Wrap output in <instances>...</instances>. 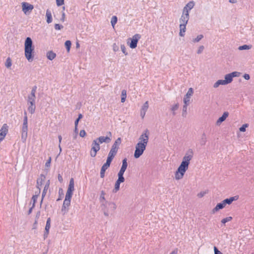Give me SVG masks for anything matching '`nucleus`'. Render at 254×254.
I'll return each instance as SVG.
<instances>
[{"label": "nucleus", "instance_id": "57", "mask_svg": "<svg viewBox=\"0 0 254 254\" xmlns=\"http://www.w3.org/2000/svg\"><path fill=\"white\" fill-rule=\"evenodd\" d=\"M86 134L85 131L84 129L81 130L79 132V135L81 137H84Z\"/></svg>", "mask_w": 254, "mask_h": 254}, {"label": "nucleus", "instance_id": "33", "mask_svg": "<svg viewBox=\"0 0 254 254\" xmlns=\"http://www.w3.org/2000/svg\"><path fill=\"white\" fill-rule=\"evenodd\" d=\"M121 184V183H119L117 181H116L115 184V188L113 190V192L114 193H116L119 190Z\"/></svg>", "mask_w": 254, "mask_h": 254}, {"label": "nucleus", "instance_id": "37", "mask_svg": "<svg viewBox=\"0 0 254 254\" xmlns=\"http://www.w3.org/2000/svg\"><path fill=\"white\" fill-rule=\"evenodd\" d=\"M252 46H249L247 45H244L241 46H239L238 49L240 51L245 50H249L251 48Z\"/></svg>", "mask_w": 254, "mask_h": 254}, {"label": "nucleus", "instance_id": "46", "mask_svg": "<svg viewBox=\"0 0 254 254\" xmlns=\"http://www.w3.org/2000/svg\"><path fill=\"white\" fill-rule=\"evenodd\" d=\"M12 63L11 60L9 58H8L6 60L5 64V65L6 67L9 68L11 66Z\"/></svg>", "mask_w": 254, "mask_h": 254}, {"label": "nucleus", "instance_id": "25", "mask_svg": "<svg viewBox=\"0 0 254 254\" xmlns=\"http://www.w3.org/2000/svg\"><path fill=\"white\" fill-rule=\"evenodd\" d=\"M74 190V180L73 178H71L69 181L67 191L73 192Z\"/></svg>", "mask_w": 254, "mask_h": 254}, {"label": "nucleus", "instance_id": "12", "mask_svg": "<svg viewBox=\"0 0 254 254\" xmlns=\"http://www.w3.org/2000/svg\"><path fill=\"white\" fill-rule=\"evenodd\" d=\"M22 10L26 13L29 10H31L33 9L34 6L32 4H29L27 2H23L22 3Z\"/></svg>", "mask_w": 254, "mask_h": 254}, {"label": "nucleus", "instance_id": "48", "mask_svg": "<svg viewBox=\"0 0 254 254\" xmlns=\"http://www.w3.org/2000/svg\"><path fill=\"white\" fill-rule=\"evenodd\" d=\"M70 201H71V200L65 198L63 204H64V205L68 207L70 204Z\"/></svg>", "mask_w": 254, "mask_h": 254}, {"label": "nucleus", "instance_id": "11", "mask_svg": "<svg viewBox=\"0 0 254 254\" xmlns=\"http://www.w3.org/2000/svg\"><path fill=\"white\" fill-rule=\"evenodd\" d=\"M51 227V218H48L47 220L46 225L45 227V231L44 234V239H46L49 235V230Z\"/></svg>", "mask_w": 254, "mask_h": 254}, {"label": "nucleus", "instance_id": "45", "mask_svg": "<svg viewBox=\"0 0 254 254\" xmlns=\"http://www.w3.org/2000/svg\"><path fill=\"white\" fill-rule=\"evenodd\" d=\"M117 17L116 16H112V18H111V24L114 27V25L117 23Z\"/></svg>", "mask_w": 254, "mask_h": 254}, {"label": "nucleus", "instance_id": "62", "mask_svg": "<svg viewBox=\"0 0 254 254\" xmlns=\"http://www.w3.org/2000/svg\"><path fill=\"white\" fill-rule=\"evenodd\" d=\"M51 157H49V159L46 162V164H45L46 167H49L51 164Z\"/></svg>", "mask_w": 254, "mask_h": 254}, {"label": "nucleus", "instance_id": "64", "mask_svg": "<svg viewBox=\"0 0 254 254\" xmlns=\"http://www.w3.org/2000/svg\"><path fill=\"white\" fill-rule=\"evenodd\" d=\"M205 194V192L201 191L197 194V196L199 198L203 197Z\"/></svg>", "mask_w": 254, "mask_h": 254}, {"label": "nucleus", "instance_id": "26", "mask_svg": "<svg viewBox=\"0 0 254 254\" xmlns=\"http://www.w3.org/2000/svg\"><path fill=\"white\" fill-rule=\"evenodd\" d=\"M121 143V138L120 137L118 138L113 144L112 145V147L114 148L115 149H119V145Z\"/></svg>", "mask_w": 254, "mask_h": 254}, {"label": "nucleus", "instance_id": "63", "mask_svg": "<svg viewBox=\"0 0 254 254\" xmlns=\"http://www.w3.org/2000/svg\"><path fill=\"white\" fill-rule=\"evenodd\" d=\"M58 179L60 183H62L63 182V177H62V176L60 174H58Z\"/></svg>", "mask_w": 254, "mask_h": 254}, {"label": "nucleus", "instance_id": "35", "mask_svg": "<svg viewBox=\"0 0 254 254\" xmlns=\"http://www.w3.org/2000/svg\"><path fill=\"white\" fill-rule=\"evenodd\" d=\"M105 192L103 190H102L101 192V194H100V196L99 199H100V201L102 204L103 203H105V201H106L105 200Z\"/></svg>", "mask_w": 254, "mask_h": 254}, {"label": "nucleus", "instance_id": "51", "mask_svg": "<svg viewBox=\"0 0 254 254\" xmlns=\"http://www.w3.org/2000/svg\"><path fill=\"white\" fill-rule=\"evenodd\" d=\"M121 49L122 52L125 55H127L128 54L127 52L126 51V48L124 45H121Z\"/></svg>", "mask_w": 254, "mask_h": 254}, {"label": "nucleus", "instance_id": "29", "mask_svg": "<svg viewBox=\"0 0 254 254\" xmlns=\"http://www.w3.org/2000/svg\"><path fill=\"white\" fill-rule=\"evenodd\" d=\"M36 97H32L30 96H28V105L29 104H35Z\"/></svg>", "mask_w": 254, "mask_h": 254}, {"label": "nucleus", "instance_id": "54", "mask_svg": "<svg viewBox=\"0 0 254 254\" xmlns=\"http://www.w3.org/2000/svg\"><path fill=\"white\" fill-rule=\"evenodd\" d=\"M110 167V166L106 164H104L101 167V170L104 171V172H105L106 170Z\"/></svg>", "mask_w": 254, "mask_h": 254}, {"label": "nucleus", "instance_id": "17", "mask_svg": "<svg viewBox=\"0 0 254 254\" xmlns=\"http://www.w3.org/2000/svg\"><path fill=\"white\" fill-rule=\"evenodd\" d=\"M194 6V2L193 1L189 2L183 8L184 12L187 11L189 13L190 10Z\"/></svg>", "mask_w": 254, "mask_h": 254}, {"label": "nucleus", "instance_id": "42", "mask_svg": "<svg viewBox=\"0 0 254 254\" xmlns=\"http://www.w3.org/2000/svg\"><path fill=\"white\" fill-rule=\"evenodd\" d=\"M187 106L188 104H185L183 106V111H182V116L184 117H186L187 115Z\"/></svg>", "mask_w": 254, "mask_h": 254}, {"label": "nucleus", "instance_id": "32", "mask_svg": "<svg viewBox=\"0 0 254 254\" xmlns=\"http://www.w3.org/2000/svg\"><path fill=\"white\" fill-rule=\"evenodd\" d=\"M40 193V190H38V194L33 195L32 197V200L33 201V204H32L33 207H34L35 206V203L37 201V198H38Z\"/></svg>", "mask_w": 254, "mask_h": 254}, {"label": "nucleus", "instance_id": "41", "mask_svg": "<svg viewBox=\"0 0 254 254\" xmlns=\"http://www.w3.org/2000/svg\"><path fill=\"white\" fill-rule=\"evenodd\" d=\"M206 142V137L205 133H203L202 135V137L200 140V144L201 145H204Z\"/></svg>", "mask_w": 254, "mask_h": 254}, {"label": "nucleus", "instance_id": "28", "mask_svg": "<svg viewBox=\"0 0 254 254\" xmlns=\"http://www.w3.org/2000/svg\"><path fill=\"white\" fill-rule=\"evenodd\" d=\"M225 81L227 84L231 83L233 81V78L230 73L225 75Z\"/></svg>", "mask_w": 254, "mask_h": 254}, {"label": "nucleus", "instance_id": "2", "mask_svg": "<svg viewBox=\"0 0 254 254\" xmlns=\"http://www.w3.org/2000/svg\"><path fill=\"white\" fill-rule=\"evenodd\" d=\"M25 56L29 62H32L34 58V47L33 46V42L31 38H26L25 44Z\"/></svg>", "mask_w": 254, "mask_h": 254}, {"label": "nucleus", "instance_id": "40", "mask_svg": "<svg viewBox=\"0 0 254 254\" xmlns=\"http://www.w3.org/2000/svg\"><path fill=\"white\" fill-rule=\"evenodd\" d=\"M148 102L146 101L142 106L141 111L146 112L148 109Z\"/></svg>", "mask_w": 254, "mask_h": 254}, {"label": "nucleus", "instance_id": "7", "mask_svg": "<svg viewBox=\"0 0 254 254\" xmlns=\"http://www.w3.org/2000/svg\"><path fill=\"white\" fill-rule=\"evenodd\" d=\"M193 156V151L192 149H189L185 153V156L183 158V161L187 162L190 164V161L192 159Z\"/></svg>", "mask_w": 254, "mask_h": 254}, {"label": "nucleus", "instance_id": "59", "mask_svg": "<svg viewBox=\"0 0 254 254\" xmlns=\"http://www.w3.org/2000/svg\"><path fill=\"white\" fill-rule=\"evenodd\" d=\"M112 160H113L112 158H109V157H107L106 162L105 164H107V165H108L109 166H110Z\"/></svg>", "mask_w": 254, "mask_h": 254}, {"label": "nucleus", "instance_id": "60", "mask_svg": "<svg viewBox=\"0 0 254 254\" xmlns=\"http://www.w3.org/2000/svg\"><path fill=\"white\" fill-rule=\"evenodd\" d=\"M112 160H113L112 158H109V157H107L106 162L105 164H107V165H108L109 166H110Z\"/></svg>", "mask_w": 254, "mask_h": 254}, {"label": "nucleus", "instance_id": "39", "mask_svg": "<svg viewBox=\"0 0 254 254\" xmlns=\"http://www.w3.org/2000/svg\"><path fill=\"white\" fill-rule=\"evenodd\" d=\"M232 220V217L231 216H229L221 220V223L222 224L225 225V224L228 222H229Z\"/></svg>", "mask_w": 254, "mask_h": 254}, {"label": "nucleus", "instance_id": "4", "mask_svg": "<svg viewBox=\"0 0 254 254\" xmlns=\"http://www.w3.org/2000/svg\"><path fill=\"white\" fill-rule=\"evenodd\" d=\"M101 207L106 216H108L110 212H113L116 209V205L113 202L105 201V203L102 204Z\"/></svg>", "mask_w": 254, "mask_h": 254}, {"label": "nucleus", "instance_id": "13", "mask_svg": "<svg viewBox=\"0 0 254 254\" xmlns=\"http://www.w3.org/2000/svg\"><path fill=\"white\" fill-rule=\"evenodd\" d=\"M193 93V89L192 88H190L189 89V90L188 92L187 93L186 95H185L184 98V102L185 104H188L190 102V96L192 95Z\"/></svg>", "mask_w": 254, "mask_h": 254}, {"label": "nucleus", "instance_id": "38", "mask_svg": "<svg viewBox=\"0 0 254 254\" xmlns=\"http://www.w3.org/2000/svg\"><path fill=\"white\" fill-rule=\"evenodd\" d=\"M203 38V35L200 34L198 35L196 38H194L192 40V42L193 43H197L200 41Z\"/></svg>", "mask_w": 254, "mask_h": 254}, {"label": "nucleus", "instance_id": "14", "mask_svg": "<svg viewBox=\"0 0 254 254\" xmlns=\"http://www.w3.org/2000/svg\"><path fill=\"white\" fill-rule=\"evenodd\" d=\"M239 199V196L238 195H235L234 196L230 197V198L225 199L222 201L223 203L226 206V204H231L233 201L237 200Z\"/></svg>", "mask_w": 254, "mask_h": 254}, {"label": "nucleus", "instance_id": "19", "mask_svg": "<svg viewBox=\"0 0 254 254\" xmlns=\"http://www.w3.org/2000/svg\"><path fill=\"white\" fill-rule=\"evenodd\" d=\"M225 207V204L223 203V201H222L221 202L218 203L216 206L212 209V213L214 214L220 209L224 208Z\"/></svg>", "mask_w": 254, "mask_h": 254}, {"label": "nucleus", "instance_id": "47", "mask_svg": "<svg viewBox=\"0 0 254 254\" xmlns=\"http://www.w3.org/2000/svg\"><path fill=\"white\" fill-rule=\"evenodd\" d=\"M179 108V104H176L175 105H173V107L171 108V110L173 112V115H175L176 113L175 111Z\"/></svg>", "mask_w": 254, "mask_h": 254}, {"label": "nucleus", "instance_id": "58", "mask_svg": "<svg viewBox=\"0 0 254 254\" xmlns=\"http://www.w3.org/2000/svg\"><path fill=\"white\" fill-rule=\"evenodd\" d=\"M57 5L61 6L64 4V0H56Z\"/></svg>", "mask_w": 254, "mask_h": 254}, {"label": "nucleus", "instance_id": "30", "mask_svg": "<svg viewBox=\"0 0 254 254\" xmlns=\"http://www.w3.org/2000/svg\"><path fill=\"white\" fill-rule=\"evenodd\" d=\"M28 107V111L31 113L33 114L35 112L36 106L35 104H29Z\"/></svg>", "mask_w": 254, "mask_h": 254}, {"label": "nucleus", "instance_id": "52", "mask_svg": "<svg viewBox=\"0 0 254 254\" xmlns=\"http://www.w3.org/2000/svg\"><path fill=\"white\" fill-rule=\"evenodd\" d=\"M118 150V149L112 147L109 153L116 156V154L117 153Z\"/></svg>", "mask_w": 254, "mask_h": 254}, {"label": "nucleus", "instance_id": "5", "mask_svg": "<svg viewBox=\"0 0 254 254\" xmlns=\"http://www.w3.org/2000/svg\"><path fill=\"white\" fill-rule=\"evenodd\" d=\"M24 114V116L23 118L21 132V139L23 142H25L26 141L28 132V118L26 112L25 111Z\"/></svg>", "mask_w": 254, "mask_h": 254}, {"label": "nucleus", "instance_id": "10", "mask_svg": "<svg viewBox=\"0 0 254 254\" xmlns=\"http://www.w3.org/2000/svg\"><path fill=\"white\" fill-rule=\"evenodd\" d=\"M8 127L7 124H4L2 125V127L0 129V137H2V138L4 139L5 135L8 132Z\"/></svg>", "mask_w": 254, "mask_h": 254}, {"label": "nucleus", "instance_id": "36", "mask_svg": "<svg viewBox=\"0 0 254 254\" xmlns=\"http://www.w3.org/2000/svg\"><path fill=\"white\" fill-rule=\"evenodd\" d=\"M65 47L67 51L68 52L70 51L71 45V42L69 40H67L65 41L64 43Z\"/></svg>", "mask_w": 254, "mask_h": 254}, {"label": "nucleus", "instance_id": "1", "mask_svg": "<svg viewBox=\"0 0 254 254\" xmlns=\"http://www.w3.org/2000/svg\"><path fill=\"white\" fill-rule=\"evenodd\" d=\"M149 131L146 129L139 137V142L136 144L134 157L138 158L143 153L148 142Z\"/></svg>", "mask_w": 254, "mask_h": 254}, {"label": "nucleus", "instance_id": "15", "mask_svg": "<svg viewBox=\"0 0 254 254\" xmlns=\"http://www.w3.org/2000/svg\"><path fill=\"white\" fill-rule=\"evenodd\" d=\"M229 114L228 112H225L223 113L222 116L220 117L216 122V125L219 126L223 122H224L226 118L228 117Z\"/></svg>", "mask_w": 254, "mask_h": 254}, {"label": "nucleus", "instance_id": "24", "mask_svg": "<svg viewBox=\"0 0 254 254\" xmlns=\"http://www.w3.org/2000/svg\"><path fill=\"white\" fill-rule=\"evenodd\" d=\"M46 56H47V58L49 60L52 61L56 58V54L55 53H54V52H53L52 51H48L47 53Z\"/></svg>", "mask_w": 254, "mask_h": 254}, {"label": "nucleus", "instance_id": "9", "mask_svg": "<svg viewBox=\"0 0 254 254\" xmlns=\"http://www.w3.org/2000/svg\"><path fill=\"white\" fill-rule=\"evenodd\" d=\"M189 19V13L187 11H183L182 15L180 19L181 24L187 25Z\"/></svg>", "mask_w": 254, "mask_h": 254}, {"label": "nucleus", "instance_id": "49", "mask_svg": "<svg viewBox=\"0 0 254 254\" xmlns=\"http://www.w3.org/2000/svg\"><path fill=\"white\" fill-rule=\"evenodd\" d=\"M230 74H231L232 78H233L234 77H239L241 73L239 72H238V71H234V72L230 73Z\"/></svg>", "mask_w": 254, "mask_h": 254}, {"label": "nucleus", "instance_id": "44", "mask_svg": "<svg viewBox=\"0 0 254 254\" xmlns=\"http://www.w3.org/2000/svg\"><path fill=\"white\" fill-rule=\"evenodd\" d=\"M37 88V87L36 86H34L32 87V90H31V94L30 95H29L28 96H32V97H36L35 93H36V92Z\"/></svg>", "mask_w": 254, "mask_h": 254}, {"label": "nucleus", "instance_id": "6", "mask_svg": "<svg viewBox=\"0 0 254 254\" xmlns=\"http://www.w3.org/2000/svg\"><path fill=\"white\" fill-rule=\"evenodd\" d=\"M140 38L141 35L139 34H135L132 38H128L127 39V43H129V41H130V42L129 43L130 48L131 49L135 48L137 47L138 41Z\"/></svg>", "mask_w": 254, "mask_h": 254}, {"label": "nucleus", "instance_id": "61", "mask_svg": "<svg viewBox=\"0 0 254 254\" xmlns=\"http://www.w3.org/2000/svg\"><path fill=\"white\" fill-rule=\"evenodd\" d=\"M97 152L98 151H95V150H92V149H91V151H90L91 156L92 157H95Z\"/></svg>", "mask_w": 254, "mask_h": 254}, {"label": "nucleus", "instance_id": "31", "mask_svg": "<svg viewBox=\"0 0 254 254\" xmlns=\"http://www.w3.org/2000/svg\"><path fill=\"white\" fill-rule=\"evenodd\" d=\"M127 98V91L125 89L122 91L121 94V102L124 103Z\"/></svg>", "mask_w": 254, "mask_h": 254}, {"label": "nucleus", "instance_id": "43", "mask_svg": "<svg viewBox=\"0 0 254 254\" xmlns=\"http://www.w3.org/2000/svg\"><path fill=\"white\" fill-rule=\"evenodd\" d=\"M72 194H73V192L67 190L66 194H65V198L71 200Z\"/></svg>", "mask_w": 254, "mask_h": 254}, {"label": "nucleus", "instance_id": "16", "mask_svg": "<svg viewBox=\"0 0 254 254\" xmlns=\"http://www.w3.org/2000/svg\"><path fill=\"white\" fill-rule=\"evenodd\" d=\"M127 167V162L126 158L122 161V165L118 173L124 174Z\"/></svg>", "mask_w": 254, "mask_h": 254}, {"label": "nucleus", "instance_id": "53", "mask_svg": "<svg viewBox=\"0 0 254 254\" xmlns=\"http://www.w3.org/2000/svg\"><path fill=\"white\" fill-rule=\"evenodd\" d=\"M68 207L65 206V205H64V204H63V206H62V211L63 212H64V214H65V213H66L67 211H68Z\"/></svg>", "mask_w": 254, "mask_h": 254}, {"label": "nucleus", "instance_id": "56", "mask_svg": "<svg viewBox=\"0 0 254 254\" xmlns=\"http://www.w3.org/2000/svg\"><path fill=\"white\" fill-rule=\"evenodd\" d=\"M63 26L62 25L59 24H55V29L56 30H61L63 28Z\"/></svg>", "mask_w": 254, "mask_h": 254}, {"label": "nucleus", "instance_id": "21", "mask_svg": "<svg viewBox=\"0 0 254 254\" xmlns=\"http://www.w3.org/2000/svg\"><path fill=\"white\" fill-rule=\"evenodd\" d=\"M49 185H50V181L49 180L47 182V183H46V184L45 185V186L44 187V190H43V192H42V199H41V202H40L41 204H42V203L43 202V200L44 197H45V196L46 194L47 190H48V189L49 188Z\"/></svg>", "mask_w": 254, "mask_h": 254}, {"label": "nucleus", "instance_id": "50", "mask_svg": "<svg viewBox=\"0 0 254 254\" xmlns=\"http://www.w3.org/2000/svg\"><path fill=\"white\" fill-rule=\"evenodd\" d=\"M248 127V124H244L241 127H240L239 130L240 131L244 132L246 131V128Z\"/></svg>", "mask_w": 254, "mask_h": 254}, {"label": "nucleus", "instance_id": "23", "mask_svg": "<svg viewBox=\"0 0 254 254\" xmlns=\"http://www.w3.org/2000/svg\"><path fill=\"white\" fill-rule=\"evenodd\" d=\"M179 27H180L179 35L181 37H183L185 36V33L186 32V25L180 24Z\"/></svg>", "mask_w": 254, "mask_h": 254}, {"label": "nucleus", "instance_id": "20", "mask_svg": "<svg viewBox=\"0 0 254 254\" xmlns=\"http://www.w3.org/2000/svg\"><path fill=\"white\" fill-rule=\"evenodd\" d=\"M45 179V176L43 174H41L40 177L37 179L36 187L39 190H40V187L42 185Z\"/></svg>", "mask_w": 254, "mask_h": 254}, {"label": "nucleus", "instance_id": "34", "mask_svg": "<svg viewBox=\"0 0 254 254\" xmlns=\"http://www.w3.org/2000/svg\"><path fill=\"white\" fill-rule=\"evenodd\" d=\"M124 174H121V173L118 174V178L117 181L120 183H122L125 182V179L124 177Z\"/></svg>", "mask_w": 254, "mask_h": 254}, {"label": "nucleus", "instance_id": "18", "mask_svg": "<svg viewBox=\"0 0 254 254\" xmlns=\"http://www.w3.org/2000/svg\"><path fill=\"white\" fill-rule=\"evenodd\" d=\"M97 140L94 139L92 143V150H95V151H98L100 149V143H98Z\"/></svg>", "mask_w": 254, "mask_h": 254}, {"label": "nucleus", "instance_id": "27", "mask_svg": "<svg viewBox=\"0 0 254 254\" xmlns=\"http://www.w3.org/2000/svg\"><path fill=\"white\" fill-rule=\"evenodd\" d=\"M225 80L220 79L217 80L213 85V87L217 88L220 85H226Z\"/></svg>", "mask_w": 254, "mask_h": 254}, {"label": "nucleus", "instance_id": "22", "mask_svg": "<svg viewBox=\"0 0 254 254\" xmlns=\"http://www.w3.org/2000/svg\"><path fill=\"white\" fill-rule=\"evenodd\" d=\"M46 16L47 17V22L50 23L52 21V16L51 10L49 9H47L46 10Z\"/></svg>", "mask_w": 254, "mask_h": 254}, {"label": "nucleus", "instance_id": "8", "mask_svg": "<svg viewBox=\"0 0 254 254\" xmlns=\"http://www.w3.org/2000/svg\"><path fill=\"white\" fill-rule=\"evenodd\" d=\"M108 134L110 135L109 136H101L96 138V140H97L98 141V143H99L100 144L103 143L104 142L107 143H109L111 140V137L112 136V133L110 131H109L108 132Z\"/></svg>", "mask_w": 254, "mask_h": 254}, {"label": "nucleus", "instance_id": "3", "mask_svg": "<svg viewBox=\"0 0 254 254\" xmlns=\"http://www.w3.org/2000/svg\"><path fill=\"white\" fill-rule=\"evenodd\" d=\"M189 165V164L182 161L175 173V177L176 180H179L183 178L186 171L188 169Z\"/></svg>", "mask_w": 254, "mask_h": 254}, {"label": "nucleus", "instance_id": "55", "mask_svg": "<svg viewBox=\"0 0 254 254\" xmlns=\"http://www.w3.org/2000/svg\"><path fill=\"white\" fill-rule=\"evenodd\" d=\"M204 49V47L202 45V46H199L198 48V49L197 51V54H201L203 52Z\"/></svg>", "mask_w": 254, "mask_h": 254}]
</instances>
